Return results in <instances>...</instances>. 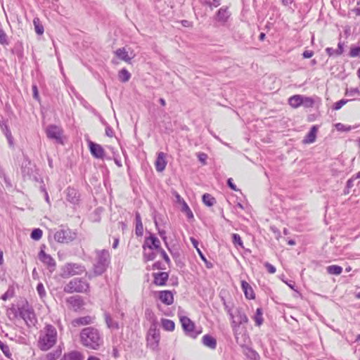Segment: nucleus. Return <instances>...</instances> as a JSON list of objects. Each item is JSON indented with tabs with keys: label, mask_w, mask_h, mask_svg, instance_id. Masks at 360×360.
<instances>
[{
	"label": "nucleus",
	"mask_w": 360,
	"mask_h": 360,
	"mask_svg": "<svg viewBox=\"0 0 360 360\" xmlns=\"http://www.w3.org/2000/svg\"><path fill=\"white\" fill-rule=\"evenodd\" d=\"M66 302L75 311L81 309L84 304L83 299L79 295L71 296L68 297L66 300Z\"/></svg>",
	"instance_id": "nucleus-13"
},
{
	"label": "nucleus",
	"mask_w": 360,
	"mask_h": 360,
	"mask_svg": "<svg viewBox=\"0 0 360 360\" xmlns=\"http://www.w3.org/2000/svg\"><path fill=\"white\" fill-rule=\"evenodd\" d=\"M104 318L108 328L111 330H118L120 328L119 323L114 321L109 313L105 312L104 314Z\"/></svg>",
	"instance_id": "nucleus-23"
},
{
	"label": "nucleus",
	"mask_w": 360,
	"mask_h": 360,
	"mask_svg": "<svg viewBox=\"0 0 360 360\" xmlns=\"http://www.w3.org/2000/svg\"><path fill=\"white\" fill-rule=\"evenodd\" d=\"M342 271V268L338 265H330L327 267V272L333 275H340Z\"/></svg>",
	"instance_id": "nucleus-35"
},
{
	"label": "nucleus",
	"mask_w": 360,
	"mask_h": 360,
	"mask_svg": "<svg viewBox=\"0 0 360 360\" xmlns=\"http://www.w3.org/2000/svg\"><path fill=\"white\" fill-rule=\"evenodd\" d=\"M80 338L84 346L92 349H97L103 343L99 331L93 327L84 328L81 331Z\"/></svg>",
	"instance_id": "nucleus-1"
},
{
	"label": "nucleus",
	"mask_w": 360,
	"mask_h": 360,
	"mask_svg": "<svg viewBox=\"0 0 360 360\" xmlns=\"http://www.w3.org/2000/svg\"><path fill=\"white\" fill-rule=\"evenodd\" d=\"M118 77L122 82H127L129 80L131 74L127 70L123 68L119 72Z\"/></svg>",
	"instance_id": "nucleus-34"
},
{
	"label": "nucleus",
	"mask_w": 360,
	"mask_h": 360,
	"mask_svg": "<svg viewBox=\"0 0 360 360\" xmlns=\"http://www.w3.org/2000/svg\"><path fill=\"white\" fill-rule=\"evenodd\" d=\"M232 242L236 247L239 246L241 248H244L243 240L238 233L232 234Z\"/></svg>",
	"instance_id": "nucleus-39"
},
{
	"label": "nucleus",
	"mask_w": 360,
	"mask_h": 360,
	"mask_svg": "<svg viewBox=\"0 0 360 360\" xmlns=\"http://www.w3.org/2000/svg\"><path fill=\"white\" fill-rule=\"evenodd\" d=\"M348 102V100L346 99H341L338 101V102L335 103L333 109L334 110H340L344 105H345Z\"/></svg>",
	"instance_id": "nucleus-45"
},
{
	"label": "nucleus",
	"mask_w": 360,
	"mask_h": 360,
	"mask_svg": "<svg viewBox=\"0 0 360 360\" xmlns=\"http://www.w3.org/2000/svg\"><path fill=\"white\" fill-rule=\"evenodd\" d=\"M42 236V231L40 229H34L31 233V238L33 240H38Z\"/></svg>",
	"instance_id": "nucleus-40"
},
{
	"label": "nucleus",
	"mask_w": 360,
	"mask_h": 360,
	"mask_svg": "<svg viewBox=\"0 0 360 360\" xmlns=\"http://www.w3.org/2000/svg\"><path fill=\"white\" fill-rule=\"evenodd\" d=\"M202 202L205 205L211 207L216 203V200L210 194L205 193L202 195Z\"/></svg>",
	"instance_id": "nucleus-33"
},
{
	"label": "nucleus",
	"mask_w": 360,
	"mask_h": 360,
	"mask_svg": "<svg viewBox=\"0 0 360 360\" xmlns=\"http://www.w3.org/2000/svg\"><path fill=\"white\" fill-rule=\"evenodd\" d=\"M159 300L166 305H171L174 302V295L170 290H161L158 292Z\"/></svg>",
	"instance_id": "nucleus-16"
},
{
	"label": "nucleus",
	"mask_w": 360,
	"mask_h": 360,
	"mask_svg": "<svg viewBox=\"0 0 360 360\" xmlns=\"http://www.w3.org/2000/svg\"><path fill=\"white\" fill-rule=\"evenodd\" d=\"M63 129L60 127L54 124L48 126L46 129L47 137L54 140L58 143H63Z\"/></svg>",
	"instance_id": "nucleus-10"
},
{
	"label": "nucleus",
	"mask_w": 360,
	"mask_h": 360,
	"mask_svg": "<svg viewBox=\"0 0 360 360\" xmlns=\"http://www.w3.org/2000/svg\"><path fill=\"white\" fill-rule=\"evenodd\" d=\"M181 22V25L186 27H191V25H192V23L188 20H184Z\"/></svg>",
	"instance_id": "nucleus-59"
},
{
	"label": "nucleus",
	"mask_w": 360,
	"mask_h": 360,
	"mask_svg": "<svg viewBox=\"0 0 360 360\" xmlns=\"http://www.w3.org/2000/svg\"><path fill=\"white\" fill-rule=\"evenodd\" d=\"M143 233V227L141 221V215L139 212L136 213V234L141 236Z\"/></svg>",
	"instance_id": "nucleus-28"
},
{
	"label": "nucleus",
	"mask_w": 360,
	"mask_h": 360,
	"mask_svg": "<svg viewBox=\"0 0 360 360\" xmlns=\"http://www.w3.org/2000/svg\"><path fill=\"white\" fill-rule=\"evenodd\" d=\"M224 306H225L226 310L227 311V312L229 314V316H231V318L233 319L234 316L231 311V309L230 307H229V306L227 304H226V303H224Z\"/></svg>",
	"instance_id": "nucleus-60"
},
{
	"label": "nucleus",
	"mask_w": 360,
	"mask_h": 360,
	"mask_svg": "<svg viewBox=\"0 0 360 360\" xmlns=\"http://www.w3.org/2000/svg\"><path fill=\"white\" fill-rule=\"evenodd\" d=\"M147 345L153 350L158 348L160 339V332L155 326H151L147 335Z\"/></svg>",
	"instance_id": "nucleus-8"
},
{
	"label": "nucleus",
	"mask_w": 360,
	"mask_h": 360,
	"mask_svg": "<svg viewBox=\"0 0 360 360\" xmlns=\"http://www.w3.org/2000/svg\"><path fill=\"white\" fill-rule=\"evenodd\" d=\"M182 212H185L188 219H193V214L189 207L186 202H184L182 205Z\"/></svg>",
	"instance_id": "nucleus-42"
},
{
	"label": "nucleus",
	"mask_w": 360,
	"mask_h": 360,
	"mask_svg": "<svg viewBox=\"0 0 360 360\" xmlns=\"http://www.w3.org/2000/svg\"><path fill=\"white\" fill-rule=\"evenodd\" d=\"M354 177H352L347 180V189H349L354 186Z\"/></svg>",
	"instance_id": "nucleus-57"
},
{
	"label": "nucleus",
	"mask_w": 360,
	"mask_h": 360,
	"mask_svg": "<svg viewBox=\"0 0 360 360\" xmlns=\"http://www.w3.org/2000/svg\"><path fill=\"white\" fill-rule=\"evenodd\" d=\"M198 158L199 161H200L203 165H205L206 160L207 158V155L205 153H200L198 154Z\"/></svg>",
	"instance_id": "nucleus-51"
},
{
	"label": "nucleus",
	"mask_w": 360,
	"mask_h": 360,
	"mask_svg": "<svg viewBox=\"0 0 360 360\" xmlns=\"http://www.w3.org/2000/svg\"><path fill=\"white\" fill-rule=\"evenodd\" d=\"M37 290L41 298L46 296V290L44 287V285L41 283L37 284Z\"/></svg>",
	"instance_id": "nucleus-47"
},
{
	"label": "nucleus",
	"mask_w": 360,
	"mask_h": 360,
	"mask_svg": "<svg viewBox=\"0 0 360 360\" xmlns=\"http://www.w3.org/2000/svg\"><path fill=\"white\" fill-rule=\"evenodd\" d=\"M241 288L245 296L248 300H253L255 297L254 290L250 285L245 281H241Z\"/></svg>",
	"instance_id": "nucleus-21"
},
{
	"label": "nucleus",
	"mask_w": 360,
	"mask_h": 360,
	"mask_svg": "<svg viewBox=\"0 0 360 360\" xmlns=\"http://www.w3.org/2000/svg\"><path fill=\"white\" fill-rule=\"evenodd\" d=\"M191 243L193 245V246L197 249L198 248V242L196 239L193 238H191Z\"/></svg>",
	"instance_id": "nucleus-61"
},
{
	"label": "nucleus",
	"mask_w": 360,
	"mask_h": 360,
	"mask_svg": "<svg viewBox=\"0 0 360 360\" xmlns=\"http://www.w3.org/2000/svg\"><path fill=\"white\" fill-rule=\"evenodd\" d=\"M246 356L252 360H259V354L252 348L248 347L245 353Z\"/></svg>",
	"instance_id": "nucleus-38"
},
{
	"label": "nucleus",
	"mask_w": 360,
	"mask_h": 360,
	"mask_svg": "<svg viewBox=\"0 0 360 360\" xmlns=\"http://www.w3.org/2000/svg\"><path fill=\"white\" fill-rule=\"evenodd\" d=\"M20 316L25 321L29 327L33 326L37 323V318L33 308L26 301L18 308Z\"/></svg>",
	"instance_id": "nucleus-5"
},
{
	"label": "nucleus",
	"mask_w": 360,
	"mask_h": 360,
	"mask_svg": "<svg viewBox=\"0 0 360 360\" xmlns=\"http://www.w3.org/2000/svg\"><path fill=\"white\" fill-rule=\"evenodd\" d=\"M94 264V273L96 276L103 274L110 263V255L108 250H96Z\"/></svg>",
	"instance_id": "nucleus-3"
},
{
	"label": "nucleus",
	"mask_w": 360,
	"mask_h": 360,
	"mask_svg": "<svg viewBox=\"0 0 360 360\" xmlns=\"http://www.w3.org/2000/svg\"><path fill=\"white\" fill-rule=\"evenodd\" d=\"M237 323L240 324L247 323L248 322V318L246 314L243 311L242 309H237V314L236 315Z\"/></svg>",
	"instance_id": "nucleus-30"
},
{
	"label": "nucleus",
	"mask_w": 360,
	"mask_h": 360,
	"mask_svg": "<svg viewBox=\"0 0 360 360\" xmlns=\"http://www.w3.org/2000/svg\"><path fill=\"white\" fill-rule=\"evenodd\" d=\"M39 259L44 264L47 266L51 272L55 270L56 262L49 255H47L44 250H41L39 253Z\"/></svg>",
	"instance_id": "nucleus-12"
},
{
	"label": "nucleus",
	"mask_w": 360,
	"mask_h": 360,
	"mask_svg": "<svg viewBox=\"0 0 360 360\" xmlns=\"http://www.w3.org/2000/svg\"><path fill=\"white\" fill-rule=\"evenodd\" d=\"M302 98L303 103H302V105L306 108L312 107L314 104V100L311 98L302 96Z\"/></svg>",
	"instance_id": "nucleus-43"
},
{
	"label": "nucleus",
	"mask_w": 360,
	"mask_h": 360,
	"mask_svg": "<svg viewBox=\"0 0 360 360\" xmlns=\"http://www.w3.org/2000/svg\"><path fill=\"white\" fill-rule=\"evenodd\" d=\"M202 344L210 349H214L217 347L216 339L210 335H205L202 338Z\"/></svg>",
	"instance_id": "nucleus-22"
},
{
	"label": "nucleus",
	"mask_w": 360,
	"mask_h": 360,
	"mask_svg": "<svg viewBox=\"0 0 360 360\" xmlns=\"http://www.w3.org/2000/svg\"><path fill=\"white\" fill-rule=\"evenodd\" d=\"M143 250H156L157 251L161 249L160 240L154 235H150L146 238L143 245Z\"/></svg>",
	"instance_id": "nucleus-11"
},
{
	"label": "nucleus",
	"mask_w": 360,
	"mask_h": 360,
	"mask_svg": "<svg viewBox=\"0 0 360 360\" xmlns=\"http://www.w3.org/2000/svg\"><path fill=\"white\" fill-rule=\"evenodd\" d=\"M252 319L255 321V325L257 326H260L263 323V322H264L263 310L262 308L257 309L256 312H255V315L253 316Z\"/></svg>",
	"instance_id": "nucleus-29"
},
{
	"label": "nucleus",
	"mask_w": 360,
	"mask_h": 360,
	"mask_svg": "<svg viewBox=\"0 0 360 360\" xmlns=\"http://www.w3.org/2000/svg\"><path fill=\"white\" fill-rule=\"evenodd\" d=\"M165 231H159V234L162 237V238L166 241L167 237L165 236Z\"/></svg>",
	"instance_id": "nucleus-62"
},
{
	"label": "nucleus",
	"mask_w": 360,
	"mask_h": 360,
	"mask_svg": "<svg viewBox=\"0 0 360 360\" xmlns=\"http://www.w3.org/2000/svg\"><path fill=\"white\" fill-rule=\"evenodd\" d=\"M302 99V95H294L289 98L288 103L293 108H297L302 105V103H303Z\"/></svg>",
	"instance_id": "nucleus-25"
},
{
	"label": "nucleus",
	"mask_w": 360,
	"mask_h": 360,
	"mask_svg": "<svg viewBox=\"0 0 360 360\" xmlns=\"http://www.w3.org/2000/svg\"><path fill=\"white\" fill-rule=\"evenodd\" d=\"M86 272L84 266L77 263H66L61 269V276L64 278Z\"/></svg>",
	"instance_id": "nucleus-6"
},
{
	"label": "nucleus",
	"mask_w": 360,
	"mask_h": 360,
	"mask_svg": "<svg viewBox=\"0 0 360 360\" xmlns=\"http://www.w3.org/2000/svg\"><path fill=\"white\" fill-rule=\"evenodd\" d=\"M105 134L109 137H112L114 135L112 129L110 127H107L105 128Z\"/></svg>",
	"instance_id": "nucleus-56"
},
{
	"label": "nucleus",
	"mask_w": 360,
	"mask_h": 360,
	"mask_svg": "<svg viewBox=\"0 0 360 360\" xmlns=\"http://www.w3.org/2000/svg\"><path fill=\"white\" fill-rule=\"evenodd\" d=\"M180 321L182 328L186 334L193 338H195L200 332H196L195 330L194 323L187 316H182L180 318Z\"/></svg>",
	"instance_id": "nucleus-9"
},
{
	"label": "nucleus",
	"mask_w": 360,
	"mask_h": 360,
	"mask_svg": "<svg viewBox=\"0 0 360 360\" xmlns=\"http://www.w3.org/2000/svg\"><path fill=\"white\" fill-rule=\"evenodd\" d=\"M89 290V283L82 278H75L70 280L63 288L66 293H85Z\"/></svg>",
	"instance_id": "nucleus-4"
},
{
	"label": "nucleus",
	"mask_w": 360,
	"mask_h": 360,
	"mask_svg": "<svg viewBox=\"0 0 360 360\" xmlns=\"http://www.w3.org/2000/svg\"><path fill=\"white\" fill-rule=\"evenodd\" d=\"M336 129L340 131H349L352 129L351 126H345L342 123H337L335 125Z\"/></svg>",
	"instance_id": "nucleus-46"
},
{
	"label": "nucleus",
	"mask_w": 360,
	"mask_h": 360,
	"mask_svg": "<svg viewBox=\"0 0 360 360\" xmlns=\"http://www.w3.org/2000/svg\"><path fill=\"white\" fill-rule=\"evenodd\" d=\"M66 200L73 205H76L79 200V194L77 190L72 188H68L66 191Z\"/></svg>",
	"instance_id": "nucleus-18"
},
{
	"label": "nucleus",
	"mask_w": 360,
	"mask_h": 360,
	"mask_svg": "<svg viewBox=\"0 0 360 360\" xmlns=\"http://www.w3.org/2000/svg\"><path fill=\"white\" fill-rule=\"evenodd\" d=\"M153 269H165V266L160 262H156L153 265Z\"/></svg>",
	"instance_id": "nucleus-52"
},
{
	"label": "nucleus",
	"mask_w": 360,
	"mask_h": 360,
	"mask_svg": "<svg viewBox=\"0 0 360 360\" xmlns=\"http://www.w3.org/2000/svg\"><path fill=\"white\" fill-rule=\"evenodd\" d=\"M153 283L155 285L164 286L166 285L167 281L169 278V274L165 271L153 273Z\"/></svg>",
	"instance_id": "nucleus-15"
},
{
	"label": "nucleus",
	"mask_w": 360,
	"mask_h": 360,
	"mask_svg": "<svg viewBox=\"0 0 360 360\" xmlns=\"http://www.w3.org/2000/svg\"><path fill=\"white\" fill-rule=\"evenodd\" d=\"M345 94L347 96H355L356 94L359 95L360 91L357 88H351V89H347L346 90Z\"/></svg>",
	"instance_id": "nucleus-48"
},
{
	"label": "nucleus",
	"mask_w": 360,
	"mask_h": 360,
	"mask_svg": "<svg viewBox=\"0 0 360 360\" xmlns=\"http://www.w3.org/2000/svg\"><path fill=\"white\" fill-rule=\"evenodd\" d=\"M156 257L155 253L153 251V250L146 249L143 250V259L146 262L152 261L155 259Z\"/></svg>",
	"instance_id": "nucleus-37"
},
{
	"label": "nucleus",
	"mask_w": 360,
	"mask_h": 360,
	"mask_svg": "<svg viewBox=\"0 0 360 360\" xmlns=\"http://www.w3.org/2000/svg\"><path fill=\"white\" fill-rule=\"evenodd\" d=\"M64 360H82V356L78 352H72L65 355Z\"/></svg>",
	"instance_id": "nucleus-36"
},
{
	"label": "nucleus",
	"mask_w": 360,
	"mask_h": 360,
	"mask_svg": "<svg viewBox=\"0 0 360 360\" xmlns=\"http://www.w3.org/2000/svg\"><path fill=\"white\" fill-rule=\"evenodd\" d=\"M89 147L91 154L96 158L103 159L105 156V151L103 147L92 141H89Z\"/></svg>",
	"instance_id": "nucleus-14"
},
{
	"label": "nucleus",
	"mask_w": 360,
	"mask_h": 360,
	"mask_svg": "<svg viewBox=\"0 0 360 360\" xmlns=\"http://www.w3.org/2000/svg\"><path fill=\"white\" fill-rule=\"evenodd\" d=\"M344 51L343 44L342 42H339L338 44V49H334L333 48H326V52L329 56H340L342 54Z\"/></svg>",
	"instance_id": "nucleus-27"
},
{
	"label": "nucleus",
	"mask_w": 360,
	"mask_h": 360,
	"mask_svg": "<svg viewBox=\"0 0 360 360\" xmlns=\"http://www.w3.org/2000/svg\"><path fill=\"white\" fill-rule=\"evenodd\" d=\"M349 56L352 58H360V46L352 47L350 49Z\"/></svg>",
	"instance_id": "nucleus-44"
},
{
	"label": "nucleus",
	"mask_w": 360,
	"mask_h": 360,
	"mask_svg": "<svg viewBox=\"0 0 360 360\" xmlns=\"http://www.w3.org/2000/svg\"><path fill=\"white\" fill-rule=\"evenodd\" d=\"M56 340L57 330L56 328L51 324H46L40 331L38 341L39 347L43 351H47L56 344Z\"/></svg>",
	"instance_id": "nucleus-2"
},
{
	"label": "nucleus",
	"mask_w": 360,
	"mask_h": 360,
	"mask_svg": "<svg viewBox=\"0 0 360 360\" xmlns=\"http://www.w3.org/2000/svg\"><path fill=\"white\" fill-rule=\"evenodd\" d=\"M118 244H119V239H118V238H115V239L114 240V243H113V244H112V248H113L114 249L117 248V247Z\"/></svg>",
	"instance_id": "nucleus-64"
},
{
	"label": "nucleus",
	"mask_w": 360,
	"mask_h": 360,
	"mask_svg": "<svg viewBox=\"0 0 360 360\" xmlns=\"http://www.w3.org/2000/svg\"><path fill=\"white\" fill-rule=\"evenodd\" d=\"M231 15V13L229 11L228 8H221L217 11L216 15V20L220 22L221 25H224L229 20Z\"/></svg>",
	"instance_id": "nucleus-17"
},
{
	"label": "nucleus",
	"mask_w": 360,
	"mask_h": 360,
	"mask_svg": "<svg viewBox=\"0 0 360 360\" xmlns=\"http://www.w3.org/2000/svg\"><path fill=\"white\" fill-rule=\"evenodd\" d=\"M227 184L232 190L238 191L236 186L233 183V179L231 178H229L227 180Z\"/></svg>",
	"instance_id": "nucleus-55"
},
{
	"label": "nucleus",
	"mask_w": 360,
	"mask_h": 360,
	"mask_svg": "<svg viewBox=\"0 0 360 360\" xmlns=\"http://www.w3.org/2000/svg\"><path fill=\"white\" fill-rule=\"evenodd\" d=\"M92 323V318L89 316L75 319L72 321V325L76 327L79 326L88 325Z\"/></svg>",
	"instance_id": "nucleus-26"
},
{
	"label": "nucleus",
	"mask_w": 360,
	"mask_h": 360,
	"mask_svg": "<svg viewBox=\"0 0 360 360\" xmlns=\"http://www.w3.org/2000/svg\"><path fill=\"white\" fill-rule=\"evenodd\" d=\"M197 252H198L200 257L201 258V259L202 261H204L205 263H207V259H206L205 256L204 255V254L201 252V250L199 248H197Z\"/></svg>",
	"instance_id": "nucleus-58"
},
{
	"label": "nucleus",
	"mask_w": 360,
	"mask_h": 360,
	"mask_svg": "<svg viewBox=\"0 0 360 360\" xmlns=\"http://www.w3.org/2000/svg\"><path fill=\"white\" fill-rule=\"evenodd\" d=\"M115 54L119 59H120L126 63H130L131 59L134 58V56H130L129 55L128 51H127V49L125 48H120V49H117L115 51Z\"/></svg>",
	"instance_id": "nucleus-20"
},
{
	"label": "nucleus",
	"mask_w": 360,
	"mask_h": 360,
	"mask_svg": "<svg viewBox=\"0 0 360 360\" xmlns=\"http://www.w3.org/2000/svg\"><path fill=\"white\" fill-rule=\"evenodd\" d=\"M162 326L164 330L167 331H173L174 330L175 324L172 320L162 319L161 320Z\"/></svg>",
	"instance_id": "nucleus-31"
},
{
	"label": "nucleus",
	"mask_w": 360,
	"mask_h": 360,
	"mask_svg": "<svg viewBox=\"0 0 360 360\" xmlns=\"http://www.w3.org/2000/svg\"><path fill=\"white\" fill-rule=\"evenodd\" d=\"M158 252H159L162 258L164 259V260L168 264H170V259H169V256L167 255L166 252L162 249H160L159 250H158Z\"/></svg>",
	"instance_id": "nucleus-49"
},
{
	"label": "nucleus",
	"mask_w": 360,
	"mask_h": 360,
	"mask_svg": "<svg viewBox=\"0 0 360 360\" xmlns=\"http://www.w3.org/2000/svg\"><path fill=\"white\" fill-rule=\"evenodd\" d=\"M303 58H310L314 56V51H304L302 53Z\"/></svg>",
	"instance_id": "nucleus-53"
},
{
	"label": "nucleus",
	"mask_w": 360,
	"mask_h": 360,
	"mask_svg": "<svg viewBox=\"0 0 360 360\" xmlns=\"http://www.w3.org/2000/svg\"><path fill=\"white\" fill-rule=\"evenodd\" d=\"M266 270L268 271L269 273L270 274H274L276 272V268L275 266H274L272 264H271L269 262H266L265 264H264Z\"/></svg>",
	"instance_id": "nucleus-50"
},
{
	"label": "nucleus",
	"mask_w": 360,
	"mask_h": 360,
	"mask_svg": "<svg viewBox=\"0 0 360 360\" xmlns=\"http://www.w3.org/2000/svg\"><path fill=\"white\" fill-rule=\"evenodd\" d=\"M33 24L36 33L39 35L43 34L44 29L43 25L40 22V20L38 18H34L33 20Z\"/></svg>",
	"instance_id": "nucleus-32"
},
{
	"label": "nucleus",
	"mask_w": 360,
	"mask_h": 360,
	"mask_svg": "<svg viewBox=\"0 0 360 360\" xmlns=\"http://www.w3.org/2000/svg\"><path fill=\"white\" fill-rule=\"evenodd\" d=\"M165 158V154L163 152L158 153L155 165L156 170L159 172L164 171L166 167L167 161Z\"/></svg>",
	"instance_id": "nucleus-19"
},
{
	"label": "nucleus",
	"mask_w": 360,
	"mask_h": 360,
	"mask_svg": "<svg viewBox=\"0 0 360 360\" xmlns=\"http://www.w3.org/2000/svg\"><path fill=\"white\" fill-rule=\"evenodd\" d=\"M76 238V233L70 229H60L54 234V239L58 243H68Z\"/></svg>",
	"instance_id": "nucleus-7"
},
{
	"label": "nucleus",
	"mask_w": 360,
	"mask_h": 360,
	"mask_svg": "<svg viewBox=\"0 0 360 360\" xmlns=\"http://www.w3.org/2000/svg\"><path fill=\"white\" fill-rule=\"evenodd\" d=\"M317 132V127L313 126L309 132L307 134L304 139L303 140V143H314L316 140Z\"/></svg>",
	"instance_id": "nucleus-24"
},
{
	"label": "nucleus",
	"mask_w": 360,
	"mask_h": 360,
	"mask_svg": "<svg viewBox=\"0 0 360 360\" xmlns=\"http://www.w3.org/2000/svg\"><path fill=\"white\" fill-rule=\"evenodd\" d=\"M0 349H1L2 352L4 354V355L7 357H10L11 356V353L10 352L9 347L6 345L2 342L0 340Z\"/></svg>",
	"instance_id": "nucleus-41"
},
{
	"label": "nucleus",
	"mask_w": 360,
	"mask_h": 360,
	"mask_svg": "<svg viewBox=\"0 0 360 360\" xmlns=\"http://www.w3.org/2000/svg\"><path fill=\"white\" fill-rule=\"evenodd\" d=\"M356 15H360V7L354 8L352 10Z\"/></svg>",
	"instance_id": "nucleus-63"
},
{
	"label": "nucleus",
	"mask_w": 360,
	"mask_h": 360,
	"mask_svg": "<svg viewBox=\"0 0 360 360\" xmlns=\"http://www.w3.org/2000/svg\"><path fill=\"white\" fill-rule=\"evenodd\" d=\"M32 91H33V97L36 100H39V96L38 93V89L36 85L32 86Z\"/></svg>",
	"instance_id": "nucleus-54"
}]
</instances>
